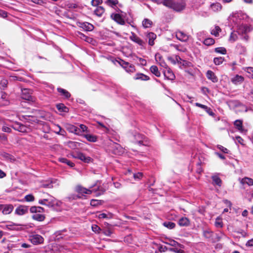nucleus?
<instances>
[{
    "label": "nucleus",
    "mask_w": 253,
    "mask_h": 253,
    "mask_svg": "<svg viewBox=\"0 0 253 253\" xmlns=\"http://www.w3.org/2000/svg\"><path fill=\"white\" fill-rule=\"evenodd\" d=\"M161 3L177 12L182 11L186 6V3L183 0H163Z\"/></svg>",
    "instance_id": "f257e3e1"
},
{
    "label": "nucleus",
    "mask_w": 253,
    "mask_h": 253,
    "mask_svg": "<svg viewBox=\"0 0 253 253\" xmlns=\"http://www.w3.org/2000/svg\"><path fill=\"white\" fill-rule=\"evenodd\" d=\"M96 186V184L91 186L89 189L85 188L80 185H78L76 187V191L79 194H90L92 192H95L97 196H100L104 193L105 190L102 187H99L97 186V189L94 188Z\"/></svg>",
    "instance_id": "f03ea898"
},
{
    "label": "nucleus",
    "mask_w": 253,
    "mask_h": 253,
    "mask_svg": "<svg viewBox=\"0 0 253 253\" xmlns=\"http://www.w3.org/2000/svg\"><path fill=\"white\" fill-rule=\"evenodd\" d=\"M39 203L41 205L46 206L49 208H52L55 206L59 207L61 202L52 196H49L48 198L40 200L39 201Z\"/></svg>",
    "instance_id": "7ed1b4c3"
},
{
    "label": "nucleus",
    "mask_w": 253,
    "mask_h": 253,
    "mask_svg": "<svg viewBox=\"0 0 253 253\" xmlns=\"http://www.w3.org/2000/svg\"><path fill=\"white\" fill-rule=\"evenodd\" d=\"M105 3L110 7L115 8L117 12H122V10L119 8V7H122L123 4L120 3L118 0H106L105 1Z\"/></svg>",
    "instance_id": "20e7f679"
},
{
    "label": "nucleus",
    "mask_w": 253,
    "mask_h": 253,
    "mask_svg": "<svg viewBox=\"0 0 253 253\" xmlns=\"http://www.w3.org/2000/svg\"><path fill=\"white\" fill-rule=\"evenodd\" d=\"M29 240L33 244L37 245L42 244L44 239L41 235L35 234L30 236L29 237Z\"/></svg>",
    "instance_id": "39448f33"
},
{
    "label": "nucleus",
    "mask_w": 253,
    "mask_h": 253,
    "mask_svg": "<svg viewBox=\"0 0 253 253\" xmlns=\"http://www.w3.org/2000/svg\"><path fill=\"white\" fill-rule=\"evenodd\" d=\"M119 63L120 65L126 70V72L128 73H133L135 71L134 65L130 64L128 62L122 60Z\"/></svg>",
    "instance_id": "423d86ee"
},
{
    "label": "nucleus",
    "mask_w": 253,
    "mask_h": 253,
    "mask_svg": "<svg viewBox=\"0 0 253 253\" xmlns=\"http://www.w3.org/2000/svg\"><path fill=\"white\" fill-rule=\"evenodd\" d=\"M111 18L114 20L118 24L124 25L125 24V21L122 17V15L119 13H113L110 15Z\"/></svg>",
    "instance_id": "0eeeda50"
},
{
    "label": "nucleus",
    "mask_w": 253,
    "mask_h": 253,
    "mask_svg": "<svg viewBox=\"0 0 253 253\" xmlns=\"http://www.w3.org/2000/svg\"><path fill=\"white\" fill-rule=\"evenodd\" d=\"M78 25L85 31H92L94 29V26L91 23L87 22H78Z\"/></svg>",
    "instance_id": "6e6552de"
},
{
    "label": "nucleus",
    "mask_w": 253,
    "mask_h": 253,
    "mask_svg": "<svg viewBox=\"0 0 253 253\" xmlns=\"http://www.w3.org/2000/svg\"><path fill=\"white\" fill-rule=\"evenodd\" d=\"M0 100L1 106H7L9 104L7 94L2 91L0 92Z\"/></svg>",
    "instance_id": "1a4fd4ad"
},
{
    "label": "nucleus",
    "mask_w": 253,
    "mask_h": 253,
    "mask_svg": "<svg viewBox=\"0 0 253 253\" xmlns=\"http://www.w3.org/2000/svg\"><path fill=\"white\" fill-rule=\"evenodd\" d=\"M21 98L26 100H32V96L31 95L30 90L27 88L21 90Z\"/></svg>",
    "instance_id": "9d476101"
},
{
    "label": "nucleus",
    "mask_w": 253,
    "mask_h": 253,
    "mask_svg": "<svg viewBox=\"0 0 253 253\" xmlns=\"http://www.w3.org/2000/svg\"><path fill=\"white\" fill-rule=\"evenodd\" d=\"M11 127L15 130L21 132H25L27 131L26 127L22 124L19 123H15L11 126Z\"/></svg>",
    "instance_id": "9b49d317"
},
{
    "label": "nucleus",
    "mask_w": 253,
    "mask_h": 253,
    "mask_svg": "<svg viewBox=\"0 0 253 253\" xmlns=\"http://www.w3.org/2000/svg\"><path fill=\"white\" fill-rule=\"evenodd\" d=\"M28 207L25 206H20L16 208L15 213L19 215H22L28 212Z\"/></svg>",
    "instance_id": "f8f14e48"
},
{
    "label": "nucleus",
    "mask_w": 253,
    "mask_h": 253,
    "mask_svg": "<svg viewBox=\"0 0 253 253\" xmlns=\"http://www.w3.org/2000/svg\"><path fill=\"white\" fill-rule=\"evenodd\" d=\"M130 39L137 43L140 46H143L145 44L144 42L141 40L140 38H139L134 33H132L131 35L130 36Z\"/></svg>",
    "instance_id": "ddd939ff"
},
{
    "label": "nucleus",
    "mask_w": 253,
    "mask_h": 253,
    "mask_svg": "<svg viewBox=\"0 0 253 253\" xmlns=\"http://www.w3.org/2000/svg\"><path fill=\"white\" fill-rule=\"evenodd\" d=\"M244 81V78L238 75H236L231 79V82L236 85L241 84Z\"/></svg>",
    "instance_id": "4468645a"
},
{
    "label": "nucleus",
    "mask_w": 253,
    "mask_h": 253,
    "mask_svg": "<svg viewBox=\"0 0 253 253\" xmlns=\"http://www.w3.org/2000/svg\"><path fill=\"white\" fill-rule=\"evenodd\" d=\"M104 229H103V233L107 236H111L113 233L112 226L108 223H104Z\"/></svg>",
    "instance_id": "2eb2a0df"
},
{
    "label": "nucleus",
    "mask_w": 253,
    "mask_h": 253,
    "mask_svg": "<svg viewBox=\"0 0 253 253\" xmlns=\"http://www.w3.org/2000/svg\"><path fill=\"white\" fill-rule=\"evenodd\" d=\"M176 38L181 42H186L188 40V36L184 33L181 31L176 32Z\"/></svg>",
    "instance_id": "dca6fc26"
},
{
    "label": "nucleus",
    "mask_w": 253,
    "mask_h": 253,
    "mask_svg": "<svg viewBox=\"0 0 253 253\" xmlns=\"http://www.w3.org/2000/svg\"><path fill=\"white\" fill-rule=\"evenodd\" d=\"M207 78L212 82L215 83L218 82V78L215 74L211 70H208L206 73Z\"/></svg>",
    "instance_id": "f3484780"
},
{
    "label": "nucleus",
    "mask_w": 253,
    "mask_h": 253,
    "mask_svg": "<svg viewBox=\"0 0 253 253\" xmlns=\"http://www.w3.org/2000/svg\"><path fill=\"white\" fill-rule=\"evenodd\" d=\"M13 210V206L12 205H2L1 209L2 212L4 214L10 213Z\"/></svg>",
    "instance_id": "a211bd4d"
},
{
    "label": "nucleus",
    "mask_w": 253,
    "mask_h": 253,
    "mask_svg": "<svg viewBox=\"0 0 253 253\" xmlns=\"http://www.w3.org/2000/svg\"><path fill=\"white\" fill-rule=\"evenodd\" d=\"M60 95L63 96L65 99H68L71 96V94L67 90L61 87H58L57 89Z\"/></svg>",
    "instance_id": "6ab92c4d"
},
{
    "label": "nucleus",
    "mask_w": 253,
    "mask_h": 253,
    "mask_svg": "<svg viewBox=\"0 0 253 253\" xmlns=\"http://www.w3.org/2000/svg\"><path fill=\"white\" fill-rule=\"evenodd\" d=\"M112 148L113 152L116 155H120L123 152L122 148L118 144L113 143Z\"/></svg>",
    "instance_id": "aec40b11"
},
{
    "label": "nucleus",
    "mask_w": 253,
    "mask_h": 253,
    "mask_svg": "<svg viewBox=\"0 0 253 253\" xmlns=\"http://www.w3.org/2000/svg\"><path fill=\"white\" fill-rule=\"evenodd\" d=\"M76 158L79 159V160H81V161L89 163L91 162V158L89 157L86 156L84 154L82 153H80L77 154V156Z\"/></svg>",
    "instance_id": "412c9836"
},
{
    "label": "nucleus",
    "mask_w": 253,
    "mask_h": 253,
    "mask_svg": "<svg viewBox=\"0 0 253 253\" xmlns=\"http://www.w3.org/2000/svg\"><path fill=\"white\" fill-rule=\"evenodd\" d=\"M146 38L149 40V44L152 46L154 44V40L156 38V35L152 32L148 33L146 35Z\"/></svg>",
    "instance_id": "4be33fe9"
},
{
    "label": "nucleus",
    "mask_w": 253,
    "mask_h": 253,
    "mask_svg": "<svg viewBox=\"0 0 253 253\" xmlns=\"http://www.w3.org/2000/svg\"><path fill=\"white\" fill-rule=\"evenodd\" d=\"M239 32L242 34H247L252 30V28L250 26L248 25H242L240 26Z\"/></svg>",
    "instance_id": "5701e85b"
},
{
    "label": "nucleus",
    "mask_w": 253,
    "mask_h": 253,
    "mask_svg": "<svg viewBox=\"0 0 253 253\" xmlns=\"http://www.w3.org/2000/svg\"><path fill=\"white\" fill-rule=\"evenodd\" d=\"M105 8L101 6L96 7L94 11V14L99 17H101L105 12Z\"/></svg>",
    "instance_id": "b1692460"
},
{
    "label": "nucleus",
    "mask_w": 253,
    "mask_h": 253,
    "mask_svg": "<svg viewBox=\"0 0 253 253\" xmlns=\"http://www.w3.org/2000/svg\"><path fill=\"white\" fill-rule=\"evenodd\" d=\"M134 79L135 80L148 81L150 79V78L142 73H137L134 76Z\"/></svg>",
    "instance_id": "393cba45"
},
{
    "label": "nucleus",
    "mask_w": 253,
    "mask_h": 253,
    "mask_svg": "<svg viewBox=\"0 0 253 253\" xmlns=\"http://www.w3.org/2000/svg\"><path fill=\"white\" fill-rule=\"evenodd\" d=\"M213 232L210 231V230H204L203 231V236L206 239H208L209 241L211 242V241L213 240Z\"/></svg>",
    "instance_id": "a878e982"
},
{
    "label": "nucleus",
    "mask_w": 253,
    "mask_h": 253,
    "mask_svg": "<svg viewBox=\"0 0 253 253\" xmlns=\"http://www.w3.org/2000/svg\"><path fill=\"white\" fill-rule=\"evenodd\" d=\"M190 221L187 217H183L178 220V224L180 226H187L189 225Z\"/></svg>",
    "instance_id": "bb28decb"
},
{
    "label": "nucleus",
    "mask_w": 253,
    "mask_h": 253,
    "mask_svg": "<svg viewBox=\"0 0 253 253\" xmlns=\"http://www.w3.org/2000/svg\"><path fill=\"white\" fill-rule=\"evenodd\" d=\"M240 183L242 184H247L249 186L253 185V179L251 178L245 177L240 180Z\"/></svg>",
    "instance_id": "cd10ccee"
},
{
    "label": "nucleus",
    "mask_w": 253,
    "mask_h": 253,
    "mask_svg": "<svg viewBox=\"0 0 253 253\" xmlns=\"http://www.w3.org/2000/svg\"><path fill=\"white\" fill-rule=\"evenodd\" d=\"M164 76L166 78L169 80H173L175 79V75L173 72L169 69L165 71L164 73Z\"/></svg>",
    "instance_id": "c85d7f7f"
},
{
    "label": "nucleus",
    "mask_w": 253,
    "mask_h": 253,
    "mask_svg": "<svg viewBox=\"0 0 253 253\" xmlns=\"http://www.w3.org/2000/svg\"><path fill=\"white\" fill-rule=\"evenodd\" d=\"M35 213L32 215V218L38 221H42L45 219V216L43 214L35 212Z\"/></svg>",
    "instance_id": "c756f323"
},
{
    "label": "nucleus",
    "mask_w": 253,
    "mask_h": 253,
    "mask_svg": "<svg viewBox=\"0 0 253 253\" xmlns=\"http://www.w3.org/2000/svg\"><path fill=\"white\" fill-rule=\"evenodd\" d=\"M211 8L214 12L220 11L222 8V6L220 3L218 2L213 3L211 4Z\"/></svg>",
    "instance_id": "7c9ffc66"
},
{
    "label": "nucleus",
    "mask_w": 253,
    "mask_h": 253,
    "mask_svg": "<svg viewBox=\"0 0 253 253\" xmlns=\"http://www.w3.org/2000/svg\"><path fill=\"white\" fill-rule=\"evenodd\" d=\"M211 178L213 181L212 184L214 185H216L219 187L221 186L222 181L217 175H213Z\"/></svg>",
    "instance_id": "2f4dec72"
},
{
    "label": "nucleus",
    "mask_w": 253,
    "mask_h": 253,
    "mask_svg": "<svg viewBox=\"0 0 253 253\" xmlns=\"http://www.w3.org/2000/svg\"><path fill=\"white\" fill-rule=\"evenodd\" d=\"M56 108L61 112H68L69 109L64 104L59 103L56 105Z\"/></svg>",
    "instance_id": "473e14b6"
},
{
    "label": "nucleus",
    "mask_w": 253,
    "mask_h": 253,
    "mask_svg": "<svg viewBox=\"0 0 253 253\" xmlns=\"http://www.w3.org/2000/svg\"><path fill=\"white\" fill-rule=\"evenodd\" d=\"M234 125L240 132L243 131L244 129L243 127V122L241 120H236L234 123Z\"/></svg>",
    "instance_id": "72a5a7b5"
},
{
    "label": "nucleus",
    "mask_w": 253,
    "mask_h": 253,
    "mask_svg": "<svg viewBox=\"0 0 253 253\" xmlns=\"http://www.w3.org/2000/svg\"><path fill=\"white\" fill-rule=\"evenodd\" d=\"M30 211L31 212H41L44 211V209L41 207L33 206L31 207Z\"/></svg>",
    "instance_id": "f704fd0d"
},
{
    "label": "nucleus",
    "mask_w": 253,
    "mask_h": 253,
    "mask_svg": "<svg viewBox=\"0 0 253 253\" xmlns=\"http://www.w3.org/2000/svg\"><path fill=\"white\" fill-rule=\"evenodd\" d=\"M150 71L156 76L159 77L161 76V73L156 66L153 65L150 67Z\"/></svg>",
    "instance_id": "c9c22d12"
},
{
    "label": "nucleus",
    "mask_w": 253,
    "mask_h": 253,
    "mask_svg": "<svg viewBox=\"0 0 253 253\" xmlns=\"http://www.w3.org/2000/svg\"><path fill=\"white\" fill-rule=\"evenodd\" d=\"M59 162L67 164V165L69 166L70 167H73L75 166V164L71 162L70 161L68 160L67 159L65 158H61L59 159Z\"/></svg>",
    "instance_id": "e433bc0d"
},
{
    "label": "nucleus",
    "mask_w": 253,
    "mask_h": 253,
    "mask_svg": "<svg viewBox=\"0 0 253 253\" xmlns=\"http://www.w3.org/2000/svg\"><path fill=\"white\" fill-rule=\"evenodd\" d=\"M84 137L89 142H95L97 141V137L95 135L88 134L84 135Z\"/></svg>",
    "instance_id": "4c0bfd02"
},
{
    "label": "nucleus",
    "mask_w": 253,
    "mask_h": 253,
    "mask_svg": "<svg viewBox=\"0 0 253 253\" xmlns=\"http://www.w3.org/2000/svg\"><path fill=\"white\" fill-rule=\"evenodd\" d=\"M163 225L169 229H173L175 226V224L171 221L164 222Z\"/></svg>",
    "instance_id": "58836bf2"
},
{
    "label": "nucleus",
    "mask_w": 253,
    "mask_h": 253,
    "mask_svg": "<svg viewBox=\"0 0 253 253\" xmlns=\"http://www.w3.org/2000/svg\"><path fill=\"white\" fill-rule=\"evenodd\" d=\"M134 139L136 140L139 144H143V141L142 140V135L139 133H136L133 135Z\"/></svg>",
    "instance_id": "ea45409f"
},
{
    "label": "nucleus",
    "mask_w": 253,
    "mask_h": 253,
    "mask_svg": "<svg viewBox=\"0 0 253 253\" xmlns=\"http://www.w3.org/2000/svg\"><path fill=\"white\" fill-rule=\"evenodd\" d=\"M175 60L177 63L182 65L183 66H187L188 64V62L184 60H182L180 56L176 55L175 56Z\"/></svg>",
    "instance_id": "a19ab883"
},
{
    "label": "nucleus",
    "mask_w": 253,
    "mask_h": 253,
    "mask_svg": "<svg viewBox=\"0 0 253 253\" xmlns=\"http://www.w3.org/2000/svg\"><path fill=\"white\" fill-rule=\"evenodd\" d=\"M165 244L169 245L172 247H176L178 246L181 247V245H180L179 243H178L177 242L175 241V240H172V239H169L168 242H165Z\"/></svg>",
    "instance_id": "79ce46f5"
},
{
    "label": "nucleus",
    "mask_w": 253,
    "mask_h": 253,
    "mask_svg": "<svg viewBox=\"0 0 253 253\" xmlns=\"http://www.w3.org/2000/svg\"><path fill=\"white\" fill-rule=\"evenodd\" d=\"M221 31V29L218 26H215L213 29L211 30V34L217 37L219 35V33Z\"/></svg>",
    "instance_id": "37998d69"
},
{
    "label": "nucleus",
    "mask_w": 253,
    "mask_h": 253,
    "mask_svg": "<svg viewBox=\"0 0 253 253\" xmlns=\"http://www.w3.org/2000/svg\"><path fill=\"white\" fill-rule=\"evenodd\" d=\"M8 84V81L6 79H3L0 82V89L1 90L5 89Z\"/></svg>",
    "instance_id": "c03bdc74"
},
{
    "label": "nucleus",
    "mask_w": 253,
    "mask_h": 253,
    "mask_svg": "<svg viewBox=\"0 0 253 253\" xmlns=\"http://www.w3.org/2000/svg\"><path fill=\"white\" fill-rule=\"evenodd\" d=\"M223 235L221 233L220 234H217V233L214 234L213 233V240L211 241V242L215 243V242L220 241Z\"/></svg>",
    "instance_id": "a18cd8bd"
},
{
    "label": "nucleus",
    "mask_w": 253,
    "mask_h": 253,
    "mask_svg": "<svg viewBox=\"0 0 253 253\" xmlns=\"http://www.w3.org/2000/svg\"><path fill=\"white\" fill-rule=\"evenodd\" d=\"M152 25V22L148 19H144L142 21V25L145 28L150 27Z\"/></svg>",
    "instance_id": "49530a36"
},
{
    "label": "nucleus",
    "mask_w": 253,
    "mask_h": 253,
    "mask_svg": "<svg viewBox=\"0 0 253 253\" xmlns=\"http://www.w3.org/2000/svg\"><path fill=\"white\" fill-rule=\"evenodd\" d=\"M68 146L72 149H75L79 146V143L77 142L69 141L68 142Z\"/></svg>",
    "instance_id": "de8ad7c7"
},
{
    "label": "nucleus",
    "mask_w": 253,
    "mask_h": 253,
    "mask_svg": "<svg viewBox=\"0 0 253 253\" xmlns=\"http://www.w3.org/2000/svg\"><path fill=\"white\" fill-rule=\"evenodd\" d=\"M214 42H214V40L213 39L209 38L206 39L203 41V43L206 45L210 46V45H211L213 44H214Z\"/></svg>",
    "instance_id": "09e8293b"
},
{
    "label": "nucleus",
    "mask_w": 253,
    "mask_h": 253,
    "mask_svg": "<svg viewBox=\"0 0 253 253\" xmlns=\"http://www.w3.org/2000/svg\"><path fill=\"white\" fill-rule=\"evenodd\" d=\"M244 71L249 74L248 77L253 79V67H249L244 68Z\"/></svg>",
    "instance_id": "8fccbe9b"
},
{
    "label": "nucleus",
    "mask_w": 253,
    "mask_h": 253,
    "mask_svg": "<svg viewBox=\"0 0 253 253\" xmlns=\"http://www.w3.org/2000/svg\"><path fill=\"white\" fill-rule=\"evenodd\" d=\"M224 61V58L222 57H215L213 59V62L216 65L221 64Z\"/></svg>",
    "instance_id": "3c124183"
},
{
    "label": "nucleus",
    "mask_w": 253,
    "mask_h": 253,
    "mask_svg": "<svg viewBox=\"0 0 253 253\" xmlns=\"http://www.w3.org/2000/svg\"><path fill=\"white\" fill-rule=\"evenodd\" d=\"M236 48L240 54L244 53L246 51V48L245 46H243L241 44L238 43Z\"/></svg>",
    "instance_id": "603ef678"
},
{
    "label": "nucleus",
    "mask_w": 253,
    "mask_h": 253,
    "mask_svg": "<svg viewBox=\"0 0 253 253\" xmlns=\"http://www.w3.org/2000/svg\"><path fill=\"white\" fill-rule=\"evenodd\" d=\"M102 3V0H92L91 1V5L95 7L99 6V5L101 4Z\"/></svg>",
    "instance_id": "864d4df0"
},
{
    "label": "nucleus",
    "mask_w": 253,
    "mask_h": 253,
    "mask_svg": "<svg viewBox=\"0 0 253 253\" xmlns=\"http://www.w3.org/2000/svg\"><path fill=\"white\" fill-rule=\"evenodd\" d=\"M215 51L217 53L225 54L226 53V50L224 47H217L215 48Z\"/></svg>",
    "instance_id": "5fc2aeb1"
},
{
    "label": "nucleus",
    "mask_w": 253,
    "mask_h": 253,
    "mask_svg": "<svg viewBox=\"0 0 253 253\" xmlns=\"http://www.w3.org/2000/svg\"><path fill=\"white\" fill-rule=\"evenodd\" d=\"M98 218L100 219L101 218H110L112 217L111 213L106 214L105 213H99L98 215Z\"/></svg>",
    "instance_id": "6e6d98bb"
},
{
    "label": "nucleus",
    "mask_w": 253,
    "mask_h": 253,
    "mask_svg": "<svg viewBox=\"0 0 253 253\" xmlns=\"http://www.w3.org/2000/svg\"><path fill=\"white\" fill-rule=\"evenodd\" d=\"M215 226L216 227H218V228H221L222 227V226H223L222 222L220 218H217L216 219V220L215 222Z\"/></svg>",
    "instance_id": "4d7b16f0"
},
{
    "label": "nucleus",
    "mask_w": 253,
    "mask_h": 253,
    "mask_svg": "<svg viewBox=\"0 0 253 253\" xmlns=\"http://www.w3.org/2000/svg\"><path fill=\"white\" fill-rule=\"evenodd\" d=\"M237 39V36L236 34L234 33L233 32H232L231 33L230 38H229V41L234 42Z\"/></svg>",
    "instance_id": "13d9d810"
},
{
    "label": "nucleus",
    "mask_w": 253,
    "mask_h": 253,
    "mask_svg": "<svg viewBox=\"0 0 253 253\" xmlns=\"http://www.w3.org/2000/svg\"><path fill=\"white\" fill-rule=\"evenodd\" d=\"M25 199L27 202H32L34 201V197L32 194H29L25 197Z\"/></svg>",
    "instance_id": "bf43d9fd"
},
{
    "label": "nucleus",
    "mask_w": 253,
    "mask_h": 253,
    "mask_svg": "<svg viewBox=\"0 0 253 253\" xmlns=\"http://www.w3.org/2000/svg\"><path fill=\"white\" fill-rule=\"evenodd\" d=\"M92 230L95 233H99L101 229L98 225L94 224L92 226Z\"/></svg>",
    "instance_id": "052dcab7"
},
{
    "label": "nucleus",
    "mask_w": 253,
    "mask_h": 253,
    "mask_svg": "<svg viewBox=\"0 0 253 253\" xmlns=\"http://www.w3.org/2000/svg\"><path fill=\"white\" fill-rule=\"evenodd\" d=\"M42 186L44 188H51L53 187L52 182L51 181L50 182H46L43 183L42 184Z\"/></svg>",
    "instance_id": "680f3d73"
},
{
    "label": "nucleus",
    "mask_w": 253,
    "mask_h": 253,
    "mask_svg": "<svg viewBox=\"0 0 253 253\" xmlns=\"http://www.w3.org/2000/svg\"><path fill=\"white\" fill-rule=\"evenodd\" d=\"M143 176L142 172H137L133 174V177L135 179H140Z\"/></svg>",
    "instance_id": "e2e57ef3"
},
{
    "label": "nucleus",
    "mask_w": 253,
    "mask_h": 253,
    "mask_svg": "<svg viewBox=\"0 0 253 253\" xmlns=\"http://www.w3.org/2000/svg\"><path fill=\"white\" fill-rule=\"evenodd\" d=\"M7 140V136L2 133H0V141H6Z\"/></svg>",
    "instance_id": "0e129e2a"
},
{
    "label": "nucleus",
    "mask_w": 253,
    "mask_h": 253,
    "mask_svg": "<svg viewBox=\"0 0 253 253\" xmlns=\"http://www.w3.org/2000/svg\"><path fill=\"white\" fill-rule=\"evenodd\" d=\"M72 133H74L77 135H81V129L79 128V127L75 126V128H74V131L72 132Z\"/></svg>",
    "instance_id": "69168bd1"
},
{
    "label": "nucleus",
    "mask_w": 253,
    "mask_h": 253,
    "mask_svg": "<svg viewBox=\"0 0 253 253\" xmlns=\"http://www.w3.org/2000/svg\"><path fill=\"white\" fill-rule=\"evenodd\" d=\"M205 111L210 116H213L214 115V113L213 112V111H212V110L207 107V109H205Z\"/></svg>",
    "instance_id": "338daca9"
},
{
    "label": "nucleus",
    "mask_w": 253,
    "mask_h": 253,
    "mask_svg": "<svg viewBox=\"0 0 253 253\" xmlns=\"http://www.w3.org/2000/svg\"><path fill=\"white\" fill-rule=\"evenodd\" d=\"M79 128L81 129V133L83 132H85L87 130V127L86 126L81 124L80 125V127Z\"/></svg>",
    "instance_id": "774afa93"
}]
</instances>
